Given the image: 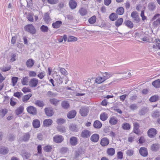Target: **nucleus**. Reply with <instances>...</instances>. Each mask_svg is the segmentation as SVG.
<instances>
[{"instance_id": "1", "label": "nucleus", "mask_w": 160, "mask_h": 160, "mask_svg": "<svg viewBox=\"0 0 160 160\" xmlns=\"http://www.w3.org/2000/svg\"><path fill=\"white\" fill-rule=\"evenodd\" d=\"M24 29L26 31L32 34H35L36 32V29L32 24H29L25 26Z\"/></svg>"}, {"instance_id": "2", "label": "nucleus", "mask_w": 160, "mask_h": 160, "mask_svg": "<svg viewBox=\"0 0 160 160\" xmlns=\"http://www.w3.org/2000/svg\"><path fill=\"white\" fill-rule=\"evenodd\" d=\"M89 109L88 107H82L80 109L79 112L82 116L85 117L87 115Z\"/></svg>"}, {"instance_id": "3", "label": "nucleus", "mask_w": 160, "mask_h": 160, "mask_svg": "<svg viewBox=\"0 0 160 160\" xmlns=\"http://www.w3.org/2000/svg\"><path fill=\"white\" fill-rule=\"evenodd\" d=\"M131 16L134 21L136 23L139 22L140 19L139 18L138 13L136 11L132 12L131 14Z\"/></svg>"}, {"instance_id": "4", "label": "nucleus", "mask_w": 160, "mask_h": 160, "mask_svg": "<svg viewBox=\"0 0 160 160\" xmlns=\"http://www.w3.org/2000/svg\"><path fill=\"white\" fill-rule=\"evenodd\" d=\"M27 110L28 113L34 115H36L37 113L36 108L33 106L28 107L27 108Z\"/></svg>"}, {"instance_id": "5", "label": "nucleus", "mask_w": 160, "mask_h": 160, "mask_svg": "<svg viewBox=\"0 0 160 160\" xmlns=\"http://www.w3.org/2000/svg\"><path fill=\"white\" fill-rule=\"evenodd\" d=\"M46 115L48 117H51L54 114V112L52 108H46L44 109Z\"/></svg>"}, {"instance_id": "6", "label": "nucleus", "mask_w": 160, "mask_h": 160, "mask_svg": "<svg viewBox=\"0 0 160 160\" xmlns=\"http://www.w3.org/2000/svg\"><path fill=\"white\" fill-rule=\"evenodd\" d=\"M64 140L62 136L60 135H57L53 137V140L54 142L57 143L62 142Z\"/></svg>"}, {"instance_id": "7", "label": "nucleus", "mask_w": 160, "mask_h": 160, "mask_svg": "<svg viewBox=\"0 0 160 160\" xmlns=\"http://www.w3.org/2000/svg\"><path fill=\"white\" fill-rule=\"evenodd\" d=\"M38 80L36 78H33L29 82V86L32 88L35 87L38 83Z\"/></svg>"}, {"instance_id": "8", "label": "nucleus", "mask_w": 160, "mask_h": 160, "mask_svg": "<svg viewBox=\"0 0 160 160\" xmlns=\"http://www.w3.org/2000/svg\"><path fill=\"white\" fill-rule=\"evenodd\" d=\"M91 134V133L90 131L85 129L82 131L81 136L84 138H88L90 136Z\"/></svg>"}, {"instance_id": "9", "label": "nucleus", "mask_w": 160, "mask_h": 160, "mask_svg": "<svg viewBox=\"0 0 160 160\" xmlns=\"http://www.w3.org/2000/svg\"><path fill=\"white\" fill-rule=\"evenodd\" d=\"M157 133L156 130L153 128H152L149 129L148 132V136L152 138L154 137Z\"/></svg>"}, {"instance_id": "10", "label": "nucleus", "mask_w": 160, "mask_h": 160, "mask_svg": "<svg viewBox=\"0 0 160 160\" xmlns=\"http://www.w3.org/2000/svg\"><path fill=\"white\" fill-rule=\"evenodd\" d=\"M139 152L141 156L144 157L147 156L148 153L147 149L144 147L140 148L139 150Z\"/></svg>"}, {"instance_id": "11", "label": "nucleus", "mask_w": 160, "mask_h": 160, "mask_svg": "<svg viewBox=\"0 0 160 160\" xmlns=\"http://www.w3.org/2000/svg\"><path fill=\"white\" fill-rule=\"evenodd\" d=\"M69 130L72 132H78L79 131V128L78 126L74 124H71L69 127Z\"/></svg>"}, {"instance_id": "12", "label": "nucleus", "mask_w": 160, "mask_h": 160, "mask_svg": "<svg viewBox=\"0 0 160 160\" xmlns=\"http://www.w3.org/2000/svg\"><path fill=\"white\" fill-rule=\"evenodd\" d=\"M78 139L76 137H72L70 138V143L72 146H75L78 144Z\"/></svg>"}, {"instance_id": "13", "label": "nucleus", "mask_w": 160, "mask_h": 160, "mask_svg": "<svg viewBox=\"0 0 160 160\" xmlns=\"http://www.w3.org/2000/svg\"><path fill=\"white\" fill-rule=\"evenodd\" d=\"M109 140L107 138H103L101 140L100 144L102 146L108 145L109 143Z\"/></svg>"}, {"instance_id": "14", "label": "nucleus", "mask_w": 160, "mask_h": 160, "mask_svg": "<svg viewBox=\"0 0 160 160\" xmlns=\"http://www.w3.org/2000/svg\"><path fill=\"white\" fill-rule=\"evenodd\" d=\"M62 24V22L61 21H57L52 24V27L54 28H58L60 27Z\"/></svg>"}, {"instance_id": "15", "label": "nucleus", "mask_w": 160, "mask_h": 160, "mask_svg": "<svg viewBox=\"0 0 160 160\" xmlns=\"http://www.w3.org/2000/svg\"><path fill=\"white\" fill-rule=\"evenodd\" d=\"M69 4L70 8L72 9H73L76 8L77 3L74 0H70Z\"/></svg>"}, {"instance_id": "16", "label": "nucleus", "mask_w": 160, "mask_h": 160, "mask_svg": "<svg viewBox=\"0 0 160 160\" xmlns=\"http://www.w3.org/2000/svg\"><path fill=\"white\" fill-rule=\"evenodd\" d=\"M156 8V3L153 2H150L148 5V9L151 11L155 10Z\"/></svg>"}, {"instance_id": "17", "label": "nucleus", "mask_w": 160, "mask_h": 160, "mask_svg": "<svg viewBox=\"0 0 160 160\" xmlns=\"http://www.w3.org/2000/svg\"><path fill=\"white\" fill-rule=\"evenodd\" d=\"M118 122L117 118L115 117H111L109 119V122L111 125H116Z\"/></svg>"}, {"instance_id": "18", "label": "nucleus", "mask_w": 160, "mask_h": 160, "mask_svg": "<svg viewBox=\"0 0 160 160\" xmlns=\"http://www.w3.org/2000/svg\"><path fill=\"white\" fill-rule=\"evenodd\" d=\"M99 136L98 134H94L90 138L91 141L94 142H97L99 140Z\"/></svg>"}, {"instance_id": "19", "label": "nucleus", "mask_w": 160, "mask_h": 160, "mask_svg": "<svg viewBox=\"0 0 160 160\" xmlns=\"http://www.w3.org/2000/svg\"><path fill=\"white\" fill-rule=\"evenodd\" d=\"M34 61L32 59H29L26 62V66L28 68L32 67L34 63Z\"/></svg>"}, {"instance_id": "20", "label": "nucleus", "mask_w": 160, "mask_h": 160, "mask_svg": "<svg viewBox=\"0 0 160 160\" xmlns=\"http://www.w3.org/2000/svg\"><path fill=\"white\" fill-rule=\"evenodd\" d=\"M76 112L74 110H73L69 112L67 115V117L68 118L72 119L74 118L76 115Z\"/></svg>"}, {"instance_id": "21", "label": "nucleus", "mask_w": 160, "mask_h": 160, "mask_svg": "<svg viewBox=\"0 0 160 160\" xmlns=\"http://www.w3.org/2000/svg\"><path fill=\"white\" fill-rule=\"evenodd\" d=\"M118 15L115 13H112L110 14L109 17L110 19L112 21H114L116 20L118 18Z\"/></svg>"}, {"instance_id": "22", "label": "nucleus", "mask_w": 160, "mask_h": 160, "mask_svg": "<svg viewBox=\"0 0 160 160\" xmlns=\"http://www.w3.org/2000/svg\"><path fill=\"white\" fill-rule=\"evenodd\" d=\"M115 150L113 148H108L107 151V154L110 156H112L115 153Z\"/></svg>"}, {"instance_id": "23", "label": "nucleus", "mask_w": 160, "mask_h": 160, "mask_svg": "<svg viewBox=\"0 0 160 160\" xmlns=\"http://www.w3.org/2000/svg\"><path fill=\"white\" fill-rule=\"evenodd\" d=\"M43 125L44 126L49 127L52 123V121L51 119H46L43 121Z\"/></svg>"}, {"instance_id": "24", "label": "nucleus", "mask_w": 160, "mask_h": 160, "mask_svg": "<svg viewBox=\"0 0 160 160\" xmlns=\"http://www.w3.org/2000/svg\"><path fill=\"white\" fill-rule=\"evenodd\" d=\"M32 125L34 128H38L40 126V122L38 119L34 120L33 121Z\"/></svg>"}, {"instance_id": "25", "label": "nucleus", "mask_w": 160, "mask_h": 160, "mask_svg": "<svg viewBox=\"0 0 160 160\" xmlns=\"http://www.w3.org/2000/svg\"><path fill=\"white\" fill-rule=\"evenodd\" d=\"M152 85L155 88H160V79H158L152 82Z\"/></svg>"}, {"instance_id": "26", "label": "nucleus", "mask_w": 160, "mask_h": 160, "mask_svg": "<svg viewBox=\"0 0 160 160\" xmlns=\"http://www.w3.org/2000/svg\"><path fill=\"white\" fill-rule=\"evenodd\" d=\"M93 126L95 128H100L102 126V124L99 121L96 120L94 122Z\"/></svg>"}, {"instance_id": "27", "label": "nucleus", "mask_w": 160, "mask_h": 160, "mask_svg": "<svg viewBox=\"0 0 160 160\" xmlns=\"http://www.w3.org/2000/svg\"><path fill=\"white\" fill-rule=\"evenodd\" d=\"M30 135L28 132L25 133L22 138V141L24 142H27L29 140Z\"/></svg>"}, {"instance_id": "28", "label": "nucleus", "mask_w": 160, "mask_h": 160, "mask_svg": "<svg viewBox=\"0 0 160 160\" xmlns=\"http://www.w3.org/2000/svg\"><path fill=\"white\" fill-rule=\"evenodd\" d=\"M124 24H125V25L127 27L130 28H132L133 27V23L130 20H128L125 21L124 22Z\"/></svg>"}, {"instance_id": "29", "label": "nucleus", "mask_w": 160, "mask_h": 160, "mask_svg": "<svg viewBox=\"0 0 160 160\" xmlns=\"http://www.w3.org/2000/svg\"><path fill=\"white\" fill-rule=\"evenodd\" d=\"M122 128L124 130H129L131 128V125L128 123L125 122L122 125Z\"/></svg>"}, {"instance_id": "30", "label": "nucleus", "mask_w": 160, "mask_h": 160, "mask_svg": "<svg viewBox=\"0 0 160 160\" xmlns=\"http://www.w3.org/2000/svg\"><path fill=\"white\" fill-rule=\"evenodd\" d=\"M24 108L23 106H20L15 111V113L17 115H19L22 113L23 111Z\"/></svg>"}, {"instance_id": "31", "label": "nucleus", "mask_w": 160, "mask_h": 160, "mask_svg": "<svg viewBox=\"0 0 160 160\" xmlns=\"http://www.w3.org/2000/svg\"><path fill=\"white\" fill-rule=\"evenodd\" d=\"M123 22V19L122 18H120L118 19L117 21L115 22V26L118 27L121 26Z\"/></svg>"}, {"instance_id": "32", "label": "nucleus", "mask_w": 160, "mask_h": 160, "mask_svg": "<svg viewBox=\"0 0 160 160\" xmlns=\"http://www.w3.org/2000/svg\"><path fill=\"white\" fill-rule=\"evenodd\" d=\"M35 104L36 106L40 107H43L45 105L43 101L40 100L36 101Z\"/></svg>"}, {"instance_id": "33", "label": "nucleus", "mask_w": 160, "mask_h": 160, "mask_svg": "<svg viewBox=\"0 0 160 160\" xmlns=\"http://www.w3.org/2000/svg\"><path fill=\"white\" fill-rule=\"evenodd\" d=\"M117 14L122 15L124 12V9L122 7H120L118 8L116 10Z\"/></svg>"}, {"instance_id": "34", "label": "nucleus", "mask_w": 160, "mask_h": 160, "mask_svg": "<svg viewBox=\"0 0 160 160\" xmlns=\"http://www.w3.org/2000/svg\"><path fill=\"white\" fill-rule=\"evenodd\" d=\"M32 96V94L31 93L24 95L22 98V101L24 102H26Z\"/></svg>"}, {"instance_id": "35", "label": "nucleus", "mask_w": 160, "mask_h": 160, "mask_svg": "<svg viewBox=\"0 0 160 160\" xmlns=\"http://www.w3.org/2000/svg\"><path fill=\"white\" fill-rule=\"evenodd\" d=\"M108 118L107 114L105 112L102 113L100 115V119L103 121H105Z\"/></svg>"}, {"instance_id": "36", "label": "nucleus", "mask_w": 160, "mask_h": 160, "mask_svg": "<svg viewBox=\"0 0 160 160\" xmlns=\"http://www.w3.org/2000/svg\"><path fill=\"white\" fill-rule=\"evenodd\" d=\"M105 81V79L102 78L101 77H98L95 79V82L98 84H100Z\"/></svg>"}, {"instance_id": "37", "label": "nucleus", "mask_w": 160, "mask_h": 160, "mask_svg": "<svg viewBox=\"0 0 160 160\" xmlns=\"http://www.w3.org/2000/svg\"><path fill=\"white\" fill-rule=\"evenodd\" d=\"M58 131L60 133H65L66 132V129L65 127L62 126H58L57 128Z\"/></svg>"}, {"instance_id": "38", "label": "nucleus", "mask_w": 160, "mask_h": 160, "mask_svg": "<svg viewBox=\"0 0 160 160\" xmlns=\"http://www.w3.org/2000/svg\"><path fill=\"white\" fill-rule=\"evenodd\" d=\"M43 19L46 23H48L50 20V18L49 16V14L48 13H46L45 14Z\"/></svg>"}, {"instance_id": "39", "label": "nucleus", "mask_w": 160, "mask_h": 160, "mask_svg": "<svg viewBox=\"0 0 160 160\" xmlns=\"http://www.w3.org/2000/svg\"><path fill=\"white\" fill-rule=\"evenodd\" d=\"M159 97L157 95H154L151 97L149 98V101L152 102H156L158 100Z\"/></svg>"}, {"instance_id": "40", "label": "nucleus", "mask_w": 160, "mask_h": 160, "mask_svg": "<svg viewBox=\"0 0 160 160\" xmlns=\"http://www.w3.org/2000/svg\"><path fill=\"white\" fill-rule=\"evenodd\" d=\"M61 105L62 107L64 109L68 108L69 106V104L66 101L62 102L61 103Z\"/></svg>"}, {"instance_id": "41", "label": "nucleus", "mask_w": 160, "mask_h": 160, "mask_svg": "<svg viewBox=\"0 0 160 160\" xmlns=\"http://www.w3.org/2000/svg\"><path fill=\"white\" fill-rule=\"evenodd\" d=\"M8 112V110L6 109H3L0 110V116L3 118Z\"/></svg>"}, {"instance_id": "42", "label": "nucleus", "mask_w": 160, "mask_h": 160, "mask_svg": "<svg viewBox=\"0 0 160 160\" xmlns=\"http://www.w3.org/2000/svg\"><path fill=\"white\" fill-rule=\"evenodd\" d=\"M41 30L43 32H48V28L46 26L44 25H42L40 28Z\"/></svg>"}, {"instance_id": "43", "label": "nucleus", "mask_w": 160, "mask_h": 160, "mask_svg": "<svg viewBox=\"0 0 160 160\" xmlns=\"http://www.w3.org/2000/svg\"><path fill=\"white\" fill-rule=\"evenodd\" d=\"M79 12L82 16H84L86 14L87 11L86 9L81 8L79 10Z\"/></svg>"}, {"instance_id": "44", "label": "nucleus", "mask_w": 160, "mask_h": 160, "mask_svg": "<svg viewBox=\"0 0 160 160\" xmlns=\"http://www.w3.org/2000/svg\"><path fill=\"white\" fill-rule=\"evenodd\" d=\"M151 149L153 151H157L159 149L158 145L156 144H152L151 147Z\"/></svg>"}, {"instance_id": "45", "label": "nucleus", "mask_w": 160, "mask_h": 160, "mask_svg": "<svg viewBox=\"0 0 160 160\" xmlns=\"http://www.w3.org/2000/svg\"><path fill=\"white\" fill-rule=\"evenodd\" d=\"M134 153V151L132 149H130L127 150L126 154L128 156H132Z\"/></svg>"}, {"instance_id": "46", "label": "nucleus", "mask_w": 160, "mask_h": 160, "mask_svg": "<svg viewBox=\"0 0 160 160\" xmlns=\"http://www.w3.org/2000/svg\"><path fill=\"white\" fill-rule=\"evenodd\" d=\"M52 149V147L50 145H47L45 146L43 148V150L46 152H50Z\"/></svg>"}, {"instance_id": "47", "label": "nucleus", "mask_w": 160, "mask_h": 160, "mask_svg": "<svg viewBox=\"0 0 160 160\" xmlns=\"http://www.w3.org/2000/svg\"><path fill=\"white\" fill-rule=\"evenodd\" d=\"M96 18L95 16H93L90 18L88 20V22L90 24H93L96 21Z\"/></svg>"}, {"instance_id": "48", "label": "nucleus", "mask_w": 160, "mask_h": 160, "mask_svg": "<svg viewBox=\"0 0 160 160\" xmlns=\"http://www.w3.org/2000/svg\"><path fill=\"white\" fill-rule=\"evenodd\" d=\"M22 84L23 85H27V83L28 82V78L27 77H25L23 78L21 80Z\"/></svg>"}, {"instance_id": "49", "label": "nucleus", "mask_w": 160, "mask_h": 160, "mask_svg": "<svg viewBox=\"0 0 160 160\" xmlns=\"http://www.w3.org/2000/svg\"><path fill=\"white\" fill-rule=\"evenodd\" d=\"M77 39L76 37L73 36H69L68 39V42L75 41H77Z\"/></svg>"}, {"instance_id": "50", "label": "nucleus", "mask_w": 160, "mask_h": 160, "mask_svg": "<svg viewBox=\"0 0 160 160\" xmlns=\"http://www.w3.org/2000/svg\"><path fill=\"white\" fill-rule=\"evenodd\" d=\"M47 95L49 97L52 98L55 97L57 95V94L56 93H53L51 91H48L47 92Z\"/></svg>"}, {"instance_id": "51", "label": "nucleus", "mask_w": 160, "mask_h": 160, "mask_svg": "<svg viewBox=\"0 0 160 160\" xmlns=\"http://www.w3.org/2000/svg\"><path fill=\"white\" fill-rule=\"evenodd\" d=\"M57 78H55L58 83L59 84H62L63 82L62 78L60 76L57 75L56 76Z\"/></svg>"}, {"instance_id": "52", "label": "nucleus", "mask_w": 160, "mask_h": 160, "mask_svg": "<svg viewBox=\"0 0 160 160\" xmlns=\"http://www.w3.org/2000/svg\"><path fill=\"white\" fill-rule=\"evenodd\" d=\"M8 150L7 148H0V153L2 154H5L8 152Z\"/></svg>"}, {"instance_id": "53", "label": "nucleus", "mask_w": 160, "mask_h": 160, "mask_svg": "<svg viewBox=\"0 0 160 160\" xmlns=\"http://www.w3.org/2000/svg\"><path fill=\"white\" fill-rule=\"evenodd\" d=\"M22 95V93L21 92H18L14 93L13 95L14 96L18 98H20Z\"/></svg>"}, {"instance_id": "54", "label": "nucleus", "mask_w": 160, "mask_h": 160, "mask_svg": "<svg viewBox=\"0 0 160 160\" xmlns=\"http://www.w3.org/2000/svg\"><path fill=\"white\" fill-rule=\"evenodd\" d=\"M58 101L57 99L55 98H52L50 100V103L55 106L57 105Z\"/></svg>"}, {"instance_id": "55", "label": "nucleus", "mask_w": 160, "mask_h": 160, "mask_svg": "<svg viewBox=\"0 0 160 160\" xmlns=\"http://www.w3.org/2000/svg\"><path fill=\"white\" fill-rule=\"evenodd\" d=\"M130 108L132 110H134L138 108V107L136 104H132L130 105Z\"/></svg>"}, {"instance_id": "56", "label": "nucleus", "mask_w": 160, "mask_h": 160, "mask_svg": "<svg viewBox=\"0 0 160 160\" xmlns=\"http://www.w3.org/2000/svg\"><path fill=\"white\" fill-rule=\"evenodd\" d=\"M148 111L147 108H143L140 111L139 114L141 115H143L146 113Z\"/></svg>"}, {"instance_id": "57", "label": "nucleus", "mask_w": 160, "mask_h": 160, "mask_svg": "<svg viewBox=\"0 0 160 160\" xmlns=\"http://www.w3.org/2000/svg\"><path fill=\"white\" fill-rule=\"evenodd\" d=\"M27 18L29 21L31 22H33V16L31 13H28L27 17Z\"/></svg>"}, {"instance_id": "58", "label": "nucleus", "mask_w": 160, "mask_h": 160, "mask_svg": "<svg viewBox=\"0 0 160 160\" xmlns=\"http://www.w3.org/2000/svg\"><path fill=\"white\" fill-rule=\"evenodd\" d=\"M18 78L17 77H13L12 78V81L13 86H14L17 83Z\"/></svg>"}, {"instance_id": "59", "label": "nucleus", "mask_w": 160, "mask_h": 160, "mask_svg": "<svg viewBox=\"0 0 160 160\" xmlns=\"http://www.w3.org/2000/svg\"><path fill=\"white\" fill-rule=\"evenodd\" d=\"M45 73L44 72H42L38 75V77L40 79H42L45 76Z\"/></svg>"}, {"instance_id": "60", "label": "nucleus", "mask_w": 160, "mask_h": 160, "mask_svg": "<svg viewBox=\"0 0 160 160\" xmlns=\"http://www.w3.org/2000/svg\"><path fill=\"white\" fill-rule=\"evenodd\" d=\"M16 56V53H12L11 54V59H10V61L11 62H13L16 60L15 58Z\"/></svg>"}, {"instance_id": "61", "label": "nucleus", "mask_w": 160, "mask_h": 160, "mask_svg": "<svg viewBox=\"0 0 160 160\" xmlns=\"http://www.w3.org/2000/svg\"><path fill=\"white\" fill-rule=\"evenodd\" d=\"M56 122L58 124H61L65 122V121L63 119L59 118L57 119Z\"/></svg>"}, {"instance_id": "62", "label": "nucleus", "mask_w": 160, "mask_h": 160, "mask_svg": "<svg viewBox=\"0 0 160 160\" xmlns=\"http://www.w3.org/2000/svg\"><path fill=\"white\" fill-rule=\"evenodd\" d=\"M153 25L156 27L160 25V18H158L153 22Z\"/></svg>"}, {"instance_id": "63", "label": "nucleus", "mask_w": 160, "mask_h": 160, "mask_svg": "<svg viewBox=\"0 0 160 160\" xmlns=\"http://www.w3.org/2000/svg\"><path fill=\"white\" fill-rule=\"evenodd\" d=\"M15 98H12L10 99V104L11 106H15L16 104V102L14 101Z\"/></svg>"}, {"instance_id": "64", "label": "nucleus", "mask_w": 160, "mask_h": 160, "mask_svg": "<svg viewBox=\"0 0 160 160\" xmlns=\"http://www.w3.org/2000/svg\"><path fill=\"white\" fill-rule=\"evenodd\" d=\"M117 158L120 159H121L123 158V153L121 151H119L117 153Z\"/></svg>"}]
</instances>
